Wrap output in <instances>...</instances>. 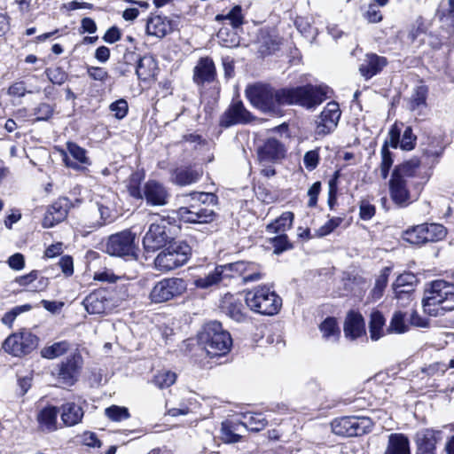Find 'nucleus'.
<instances>
[{
  "mask_svg": "<svg viewBox=\"0 0 454 454\" xmlns=\"http://www.w3.org/2000/svg\"><path fill=\"white\" fill-rule=\"evenodd\" d=\"M45 74L48 79L53 83L57 85L63 84L67 79V74L63 70V68L58 67L54 68H47L45 70Z\"/></svg>",
  "mask_w": 454,
  "mask_h": 454,
  "instance_id": "obj_53",
  "label": "nucleus"
},
{
  "mask_svg": "<svg viewBox=\"0 0 454 454\" xmlns=\"http://www.w3.org/2000/svg\"><path fill=\"white\" fill-rule=\"evenodd\" d=\"M70 349L71 343L67 340H61L43 348L40 354L42 357L51 360L67 354Z\"/></svg>",
  "mask_w": 454,
  "mask_h": 454,
  "instance_id": "obj_36",
  "label": "nucleus"
},
{
  "mask_svg": "<svg viewBox=\"0 0 454 454\" xmlns=\"http://www.w3.org/2000/svg\"><path fill=\"white\" fill-rule=\"evenodd\" d=\"M244 269L241 272V281L243 284H248L260 281L263 278L262 267L252 262H244Z\"/></svg>",
  "mask_w": 454,
  "mask_h": 454,
  "instance_id": "obj_37",
  "label": "nucleus"
},
{
  "mask_svg": "<svg viewBox=\"0 0 454 454\" xmlns=\"http://www.w3.org/2000/svg\"><path fill=\"white\" fill-rule=\"evenodd\" d=\"M59 265L65 275L71 276L74 273V262L71 256L65 255L61 257Z\"/></svg>",
  "mask_w": 454,
  "mask_h": 454,
  "instance_id": "obj_63",
  "label": "nucleus"
},
{
  "mask_svg": "<svg viewBox=\"0 0 454 454\" xmlns=\"http://www.w3.org/2000/svg\"><path fill=\"white\" fill-rule=\"evenodd\" d=\"M221 281H223V278L216 266L205 276L196 278L193 284L197 288L207 289L219 284Z\"/></svg>",
  "mask_w": 454,
  "mask_h": 454,
  "instance_id": "obj_40",
  "label": "nucleus"
},
{
  "mask_svg": "<svg viewBox=\"0 0 454 454\" xmlns=\"http://www.w3.org/2000/svg\"><path fill=\"white\" fill-rule=\"evenodd\" d=\"M408 325L405 324V315L396 311L392 317L387 331L395 333H403L408 331Z\"/></svg>",
  "mask_w": 454,
  "mask_h": 454,
  "instance_id": "obj_46",
  "label": "nucleus"
},
{
  "mask_svg": "<svg viewBox=\"0 0 454 454\" xmlns=\"http://www.w3.org/2000/svg\"><path fill=\"white\" fill-rule=\"evenodd\" d=\"M389 273H390V268L386 267L381 270L380 275L376 279L375 286L370 294V295L373 301H377L382 297L383 292L387 284Z\"/></svg>",
  "mask_w": 454,
  "mask_h": 454,
  "instance_id": "obj_43",
  "label": "nucleus"
},
{
  "mask_svg": "<svg viewBox=\"0 0 454 454\" xmlns=\"http://www.w3.org/2000/svg\"><path fill=\"white\" fill-rule=\"evenodd\" d=\"M416 281V277L411 273H405L398 276L393 284V290L396 298H400L403 294H410L412 289V284Z\"/></svg>",
  "mask_w": 454,
  "mask_h": 454,
  "instance_id": "obj_38",
  "label": "nucleus"
},
{
  "mask_svg": "<svg viewBox=\"0 0 454 454\" xmlns=\"http://www.w3.org/2000/svg\"><path fill=\"white\" fill-rule=\"evenodd\" d=\"M85 309L90 314L100 315L110 309L111 301L106 297V291L97 290L90 293L83 300Z\"/></svg>",
  "mask_w": 454,
  "mask_h": 454,
  "instance_id": "obj_21",
  "label": "nucleus"
},
{
  "mask_svg": "<svg viewBox=\"0 0 454 454\" xmlns=\"http://www.w3.org/2000/svg\"><path fill=\"white\" fill-rule=\"evenodd\" d=\"M71 205V201L66 197L58 199L48 207L43 220V226L51 228L63 222L67 216Z\"/></svg>",
  "mask_w": 454,
  "mask_h": 454,
  "instance_id": "obj_16",
  "label": "nucleus"
},
{
  "mask_svg": "<svg viewBox=\"0 0 454 454\" xmlns=\"http://www.w3.org/2000/svg\"><path fill=\"white\" fill-rule=\"evenodd\" d=\"M109 109L112 113H114V116L116 119L121 120L128 114L129 105L125 99L120 98V99L113 102L109 106Z\"/></svg>",
  "mask_w": 454,
  "mask_h": 454,
  "instance_id": "obj_52",
  "label": "nucleus"
},
{
  "mask_svg": "<svg viewBox=\"0 0 454 454\" xmlns=\"http://www.w3.org/2000/svg\"><path fill=\"white\" fill-rule=\"evenodd\" d=\"M87 74L92 80L99 82H105L109 77L107 71L99 67H88Z\"/></svg>",
  "mask_w": 454,
  "mask_h": 454,
  "instance_id": "obj_60",
  "label": "nucleus"
},
{
  "mask_svg": "<svg viewBox=\"0 0 454 454\" xmlns=\"http://www.w3.org/2000/svg\"><path fill=\"white\" fill-rule=\"evenodd\" d=\"M393 164V158L390 151L388 150L387 144L386 143L381 148V163L380 174L383 179L388 176L389 169Z\"/></svg>",
  "mask_w": 454,
  "mask_h": 454,
  "instance_id": "obj_48",
  "label": "nucleus"
},
{
  "mask_svg": "<svg viewBox=\"0 0 454 454\" xmlns=\"http://www.w3.org/2000/svg\"><path fill=\"white\" fill-rule=\"evenodd\" d=\"M53 107L47 103H41L34 109V114L37 121H47L53 114Z\"/></svg>",
  "mask_w": 454,
  "mask_h": 454,
  "instance_id": "obj_56",
  "label": "nucleus"
},
{
  "mask_svg": "<svg viewBox=\"0 0 454 454\" xmlns=\"http://www.w3.org/2000/svg\"><path fill=\"white\" fill-rule=\"evenodd\" d=\"M319 162V153L317 150H311L305 153L303 158V163L305 168L311 171L315 169Z\"/></svg>",
  "mask_w": 454,
  "mask_h": 454,
  "instance_id": "obj_59",
  "label": "nucleus"
},
{
  "mask_svg": "<svg viewBox=\"0 0 454 454\" xmlns=\"http://www.w3.org/2000/svg\"><path fill=\"white\" fill-rule=\"evenodd\" d=\"M215 77V67L209 58H201L194 68L193 81L197 84L211 82Z\"/></svg>",
  "mask_w": 454,
  "mask_h": 454,
  "instance_id": "obj_28",
  "label": "nucleus"
},
{
  "mask_svg": "<svg viewBox=\"0 0 454 454\" xmlns=\"http://www.w3.org/2000/svg\"><path fill=\"white\" fill-rule=\"evenodd\" d=\"M243 426L247 427L251 431L258 432L263 429L267 425V420L262 414H253L247 418Z\"/></svg>",
  "mask_w": 454,
  "mask_h": 454,
  "instance_id": "obj_50",
  "label": "nucleus"
},
{
  "mask_svg": "<svg viewBox=\"0 0 454 454\" xmlns=\"http://www.w3.org/2000/svg\"><path fill=\"white\" fill-rule=\"evenodd\" d=\"M60 419L64 426L74 427L82 422L84 416L82 407L74 402H67L63 403L59 408Z\"/></svg>",
  "mask_w": 454,
  "mask_h": 454,
  "instance_id": "obj_26",
  "label": "nucleus"
},
{
  "mask_svg": "<svg viewBox=\"0 0 454 454\" xmlns=\"http://www.w3.org/2000/svg\"><path fill=\"white\" fill-rule=\"evenodd\" d=\"M245 301L252 311L265 316L276 315L282 306V299L264 285L247 292Z\"/></svg>",
  "mask_w": 454,
  "mask_h": 454,
  "instance_id": "obj_5",
  "label": "nucleus"
},
{
  "mask_svg": "<svg viewBox=\"0 0 454 454\" xmlns=\"http://www.w3.org/2000/svg\"><path fill=\"white\" fill-rule=\"evenodd\" d=\"M200 339L210 357L226 355L232 346L231 334L217 321L209 322L204 326Z\"/></svg>",
  "mask_w": 454,
  "mask_h": 454,
  "instance_id": "obj_6",
  "label": "nucleus"
},
{
  "mask_svg": "<svg viewBox=\"0 0 454 454\" xmlns=\"http://www.w3.org/2000/svg\"><path fill=\"white\" fill-rule=\"evenodd\" d=\"M423 227L426 243L440 241L447 234L446 228L439 223H423Z\"/></svg>",
  "mask_w": 454,
  "mask_h": 454,
  "instance_id": "obj_39",
  "label": "nucleus"
},
{
  "mask_svg": "<svg viewBox=\"0 0 454 454\" xmlns=\"http://www.w3.org/2000/svg\"><path fill=\"white\" fill-rule=\"evenodd\" d=\"M388 136L389 144L394 148H397L398 145L405 151H410L414 148L416 137L413 135L411 127L405 128L401 139V129L398 128L397 124H394L388 132Z\"/></svg>",
  "mask_w": 454,
  "mask_h": 454,
  "instance_id": "obj_23",
  "label": "nucleus"
},
{
  "mask_svg": "<svg viewBox=\"0 0 454 454\" xmlns=\"http://www.w3.org/2000/svg\"><path fill=\"white\" fill-rule=\"evenodd\" d=\"M59 408L48 405L41 409L36 415L37 431L43 434H51L59 429Z\"/></svg>",
  "mask_w": 454,
  "mask_h": 454,
  "instance_id": "obj_20",
  "label": "nucleus"
},
{
  "mask_svg": "<svg viewBox=\"0 0 454 454\" xmlns=\"http://www.w3.org/2000/svg\"><path fill=\"white\" fill-rule=\"evenodd\" d=\"M106 416L114 422L126 420L130 417L128 408L112 405L105 410Z\"/></svg>",
  "mask_w": 454,
  "mask_h": 454,
  "instance_id": "obj_47",
  "label": "nucleus"
},
{
  "mask_svg": "<svg viewBox=\"0 0 454 454\" xmlns=\"http://www.w3.org/2000/svg\"><path fill=\"white\" fill-rule=\"evenodd\" d=\"M136 234L129 230L111 235L106 245V251L110 255L135 260L137 257L135 244Z\"/></svg>",
  "mask_w": 454,
  "mask_h": 454,
  "instance_id": "obj_8",
  "label": "nucleus"
},
{
  "mask_svg": "<svg viewBox=\"0 0 454 454\" xmlns=\"http://www.w3.org/2000/svg\"><path fill=\"white\" fill-rule=\"evenodd\" d=\"M82 364V355L75 351L58 364L56 375L63 384L73 386L79 378Z\"/></svg>",
  "mask_w": 454,
  "mask_h": 454,
  "instance_id": "obj_11",
  "label": "nucleus"
},
{
  "mask_svg": "<svg viewBox=\"0 0 454 454\" xmlns=\"http://www.w3.org/2000/svg\"><path fill=\"white\" fill-rule=\"evenodd\" d=\"M331 89L326 85L307 84L276 89L270 84L255 83L246 90L250 103L265 114H279L284 106H300L312 109L330 98Z\"/></svg>",
  "mask_w": 454,
  "mask_h": 454,
  "instance_id": "obj_1",
  "label": "nucleus"
},
{
  "mask_svg": "<svg viewBox=\"0 0 454 454\" xmlns=\"http://www.w3.org/2000/svg\"><path fill=\"white\" fill-rule=\"evenodd\" d=\"M420 161L418 158L395 166L389 181V192L392 200L400 207H405L411 203V194L407 186V180L415 176Z\"/></svg>",
  "mask_w": 454,
  "mask_h": 454,
  "instance_id": "obj_3",
  "label": "nucleus"
},
{
  "mask_svg": "<svg viewBox=\"0 0 454 454\" xmlns=\"http://www.w3.org/2000/svg\"><path fill=\"white\" fill-rule=\"evenodd\" d=\"M98 210L100 214V222H98V226L104 225L106 222L112 220L113 207L105 204L103 201L97 202Z\"/></svg>",
  "mask_w": 454,
  "mask_h": 454,
  "instance_id": "obj_58",
  "label": "nucleus"
},
{
  "mask_svg": "<svg viewBox=\"0 0 454 454\" xmlns=\"http://www.w3.org/2000/svg\"><path fill=\"white\" fill-rule=\"evenodd\" d=\"M345 336L356 340L365 333L364 320L361 314L350 311L344 323Z\"/></svg>",
  "mask_w": 454,
  "mask_h": 454,
  "instance_id": "obj_29",
  "label": "nucleus"
},
{
  "mask_svg": "<svg viewBox=\"0 0 454 454\" xmlns=\"http://www.w3.org/2000/svg\"><path fill=\"white\" fill-rule=\"evenodd\" d=\"M423 224L408 229L403 234V239L413 245L420 246L426 244Z\"/></svg>",
  "mask_w": 454,
  "mask_h": 454,
  "instance_id": "obj_44",
  "label": "nucleus"
},
{
  "mask_svg": "<svg viewBox=\"0 0 454 454\" xmlns=\"http://www.w3.org/2000/svg\"><path fill=\"white\" fill-rule=\"evenodd\" d=\"M364 18L371 23H377L382 20V14L375 4H370L364 14Z\"/></svg>",
  "mask_w": 454,
  "mask_h": 454,
  "instance_id": "obj_61",
  "label": "nucleus"
},
{
  "mask_svg": "<svg viewBox=\"0 0 454 454\" xmlns=\"http://www.w3.org/2000/svg\"><path fill=\"white\" fill-rule=\"evenodd\" d=\"M221 309L224 314L236 322H243L247 317L242 301L232 294H228L223 296Z\"/></svg>",
  "mask_w": 454,
  "mask_h": 454,
  "instance_id": "obj_24",
  "label": "nucleus"
},
{
  "mask_svg": "<svg viewBox=\"0 0 454 454\" xmlns=\"http://www.w3.org/2000/svg\"><path fill=\"white\" fill-rule=\"evenodd\" d=\"M37 345V336L30 331L22 330L7 337L3 343V348L14 356H22L31 353Z\"/></svg>",
  "mask_w": 454,
  "mask_h": 454,
  "instance_id": "obj_10",
  "label": "nucleus"
},
{
  "mask_svg": "<svg viewBox=\"0 0 454 454\" xmlns=\"http://www.w3.org/2000/svg\"><path fill=\"white\" fill-rule=\"evenodd\" d=\"M192 255V247L185 241L170 244L155 258V268L160 271H169L185 264Z\"/></svg>",
  "mask_w": 454,
  "mask_h": 454,
  "instance_id": "obj_7",
  "label": "nucleus"
},
{
  "mask_svg": "<svg viewBox=\"0 0 454 454\" xmlns=\"http://www.w3.org/2000/svg\"><path fill=\"white\" fill-rule=\"evenodd\" d=\"M270 243L274 248V254H279L284 251L292 248V244L288 240L286 234H280L270 239Z\"/></svg>",
  "mask_w": 454,
  "mask_h": 454,
  "instance_id": "obj_51",
  "label": "nucleus"
},
{
  "mask_svg": "<svg viewBox=\"0 0 454 454\" xmlns=\"http://www.w3.org/2000/svg\"><path fill=\"white\" fill-rule=\"evenodd\" d=\"M187 289L186 282L179 278H167L157 282L152 288L149 299L161 303L181 296Z\"/></svg>",
  "mask_w": 454,
  "mask_h": 454,
  "instance_id": "obj_9",
  "label": "nucleus"
},
{
  "mask_svg": "<svg viewBox=\"0 0 454 454\" xmlns=\"http://www.w3.org/2000/svg\"><path fill=\"white\" fill-rule=\"evenodd\" d=\"M244 261H239L232 263L219 265L218 270L221 273L223 280L226 278H240L242 270L244 269Z\"/></svg>",
  "mask_w": 454,
  "mask_h": 454,
  "instance_id": "obj_42",
  "label": "nucleus"
},
{
  "mask_svg": "<svg viewBox=\"0 0 454 454\" xmlns=\"http://www.w3.org/2000/svg\"><path fill=\"white\" fill-rule=\"evenodd\" d=\"M424 311L430 316L437 317L454 309V288L445 281L437 280L432 283L430 290L423 298Z\"/></svg>",
  "mask_w": 454,
  "mask_h": 454,
  "instance_id": "obj_4",
  "label": "nucleus"
},
{
  "mask_svg": "<svg viewBox=\"0 0 454 454\" xmlns=\"http://www.w3.org/2000/svg\"><path fill=\"white\" fill-rule=\"evenodd\" d=\"M340 115L341 112L337 102L327 103L316 121V134L326 136L332 133L336 129Z\"/></svg>",
  "mask_w": 454,
  "mask_h": 454,
  "instance_id": "obj_13",
  "label": "nucleus"
},
{
  "mask_svg": "<svg viewBox=\"0 0 454 454\" xmlns=\"http://www.w3.org/2000/svg\"><path fill=\"white\" fill-rule=\"evenodd\" d=\"M294 215L290 211H286L279 217L266 225V231L269 233H281L290 230L293 226Z\"/></svg>",
  "mask_w": 454,
  "mask_h": 454,
  "instance_id": "obj_32",
  "label": "nucleus"
},
{
  "mask_svg": "<svg viewBox=\"0 0 454 454\" xmlns=\"http://www.w3.org/2000/svg\"><path fill=\"white\" fill-rule=\"evenodd\" d=\"M176 380V374L171 371L162 370L158 372L153 380V382L159 388H167L172 386Z\"/></svg>",
  "mask_w": 454,
  "mask_h": 454,
  "instance_id": "obj_45",
  "label": "nucleus"
},
{
  "mask_svg": "<svg viewBox=\"0 0 454 454\" xmlns=\"http://www.w3.org/2000/svg\"><path fill=\"white\" fill-rule=\"evenodd\" d=\"M442 440V432L424 429L416 434V454H436V444Z\"/></svg>",
  "mask_w": 454,
  "mask_h": 454,
  "instance_id": "obj_18",
  "label": "nucleus"
},
{
  "mask_svg": "<svg viewBox=\"0 0 454 454\" xmlns=\"http://www.w3.org/2000/svg\"><path fill=\"white\" fill-rule=\"evenodd\" d=\"M427 86L423 84L417 86L410 98V109L421 114V112L427 107Z\"/></svg>",
  "mask_w": 454,
  "mask_h": 454,
  "instance_id": "obj_34",
  "label": "nucleus"
},
{
  "mask_svg": "<svg viewBox=\"0 0 454 454\" xmlns=\"http://www.w3.org/2000/svg\"><path fill=\"white\" fill-rule=\"evenodd\" d=\"M8 264L10 268L15 270H20L25 266V259L23 254L20 253H16L13 255L10 256L8 259Z\"/></svg>",
  "mask_w": 454,
  "mask_h": 454,
  "instance_id": "obj_64",
  "label": "nucleus"
},
{
  "mask_svg": "<svg viewBox=\"0 0 454 454\" xmlns=\"http://www.w3.org/2000/svg\"><path fill=\"white\" fill-rule=\"evenodd\" d=\"M224 17L230 20V24L233 28H238L244 23V16L240 5H235Z\"/></svg>",
  "mask_w": 454,
  "mask_h": 454,
  "instance_id": "obj_54",
  "label": "nucleus"
},
{
  "mask_svg": "<svg viewBox=\"0 0 454 454\" xmlns=\"http://www.w3.org/2000/svg\"><path fill=\"white\" fill-rule=\"evenodd\" d=\"M384 454H411L408 437L403 434H391Z\"/></svg>",
  "mask_w": 454,
  "mask_h": 454,
  "instance_id": "obj_31",
  "label": "nucleus"
},
{
  "mask_svg": "<svg viewBox=\"0 0 454 454\" xmlns=\"http://www.w3.org/2000/svg\"><path fill=\"white\" fill-rule=\"evenodd\" d=\"M67 149L73 159L77 160V162L74 161L69 158L67 153H63V161L67 167L74 170H83L85 168L81 166V164H90V159L87 157V152L84 148L79 146L75 143L68 142L67 144Z\"/></svg>",
  "mask_w": 454,
  "mask_h": 454,
  "instance_id": "obj_22",
  "label": "nucleus"
},
{
  "mask_svg": "<svg viewBox=\"0 0 454 454\" xmlns=\"http://www.w3.org/2000/svg\"><path fill=\"white\" fill-rule=\"evenodd\" d=\"M141 176L137 173L132 174L127 185L129 194L134 198L142 199L143 188H140Z\"/></svg>",
  "mask_w": 454,
  "mask_h": 454,
  "instance_id": "obj_49",
  "label": "nucleus"
},
{
  "mask_svg": "<svg viewBox=\"0 0 454 454\" xmlns=\"http://www.w3.org/2000/svg\"><path fill=\"white\" fill-rule=\"evenodd\" d=\"M375 215V207L367 201H362L360 204V218L367 221Z\"/></svg>",
  "mask_w": 454,
  "mask_h": 454,
  "instance_id": "obj_62",
  "label": "nucleus"
},
{
  "mask_svg": "<svg viewBox=\"0 0 454 454\" xmlns=\"http://www.w3.org/2000/svg\"><path fill=\"white\" fill-rule=\"evenodd\" d=\"M367 419L358 417H343L332 423L333 432L340 436L352 437L366 433Z\"/></svg>",
  "mask_w": 454,
  "mask_h": 454,
  "instance_id": "obj_14",
  "label": "nucleus"
},
{
  "mask_svg": "<svg viewBox=\"0 0 454 454\" xmlns=\"http://www.w3.org/2000/svg\"><path fill=\"white\" fill-rule=\"evenodd\" d=\"M182 198L186 205L176 211L182 221L189 223H207L214 221L215 207L218 200L215 193L193 192L183 194Z\"/></svg>",
  "mask_w": 454,
  "mask_h": 454,
  "instance_id": "obj_2",
  "label": "nucleus"
},
{
  "mask_svg": "<svg viewBox=\"0 0 454 454\" xmlns=\"http://www.w3.org/2000/svg\"><path fill=\"white\" fill-rule=\"evenodd\" d=\"M174 29V22L167 17L156 15L148 19L146 33L158 38H162Z\"/></svg>",
  "mask_w": 454,
  "mask_h": 454,
  "instance_id": "obj_27",
  "label": "nucleus"
},
{
  "mask_svg": "<svg viewBox=\"0 0 454 454\" xmlns=\"http://www.w3.org/2000/svg\"><path fill=\"white\" fill-rule=\"evenodd\" d=\"M322 337L325 341L337 342L340 336V330L338 326L336 318L333 317H326L319 325Z\"/></svg>",
  "mask_w": 454,
  "mask_h": 454,
  "instance_id": "obj_33",
  "label": "nucleus"
},
{
  "mask_svg": "<svg viewBox=\"0 0 454 454\" xmlns=\"http://www.w3.org/2000/svg\"><path fill=\"white\" fill-rule=\"evenodd\" d=\"M343 218L333 217L317 230V235L320 237L326 236L333 232L342 223Z\"/></svg>",
  "mask_w": 454,
  "mask_h": 454,
  "instance_id": "obj_57",
  "label": "nucleus"
},
{
  "mask_svg": "<svg viewBox=\"0 0 454 454\" xmlns=\"http://www.w3.org/2000/svg\"><path fill=\"white\" fill-rule=\"evenodd\" d=\"M170 236L164 220L161 223H152L149 230L143 238V246L147 252H154L163 247L170 240Z\"/></svg>",
  "mask_w": 454,
  "mask_h": 454,
  "instance_id": "obj_15",
  "label": "nucleus"
},
{
  "mask_svg": "<svg viewBox=\"0 0 454 454\" xmlns=\"http://www.w3.org/2000/svg\"><path fill=\"white\" fill-rule=\"evenodd\" d=\"M201 174L192 168H177L173 173V182L180 186L190 185L200 180Z\"/></svg>",
  "mask_w": 454,
  "mask_h": 454,
  "instance_id": "obj_35",
  "label": "nucleus"
},
{
  "mask_svg": "<svg viewBox=\"0 0 454 454\" xmlns=\"http://www.w3.org/2000/svg\"><path fill=\"white\" fill-rule=\"evenodd\" d=\"M251 118L250 112L246 109L241 101H233L221 116L220 125L229 128L236 124L247 123Z\"/></svg>",
  "mask_w": 454,
  "mask_h": 454,
  "instance_id": "obj_17",
  "label": "nucleus"
},
{
  "mask_svg": "<svg viewBox=\"0 0 454 454\" xmlns=\"http://www.w3.org/2000/svg\"><path fill=\"white\" fill-rule=\"evenodd\" d=\"M387 65V59L385 57L369 53L365 55L359 71L362 76L368 80L378 74Z\"/></svg>",
  "mask_w": 454,
  "mask_h": 454,
  "instance_id": "obj_25",
  "label": "nucleus"
},
{
  "mask_svg": "<svg viewBox=\"0 0 454 454\" xmlns=\"http://www.w3.org/2000/svg\"><path fill=\"white\" fill-rule=\"evenodd\" d=\"M384 325H385V318H384L383 315L378 310L372 312L370 324H369V330H370L371 339L372 340H378L381 336H383Z\"/></svg>",
  "mask_w": 454,
  "mask_h": 454,
  "instance_id": "obj_41",
  "label": "nucleus"
},
{
  "mask_svg": "<svg viewBox=\"0 0 454 454\" xmlns=\"http://www.w3.org/2000/svg\"><path fill=\"white\" fill-rule=\"evenodd\" d=\"M15 282L20 286L27 287L31 292L43 291L48 286V278L40 276L37 270H32L27 275L16 278Z\"/></svg>",
  "mask_w": 454,
  "mask_h": 454,
  "instance_id": "obj_30",
  "label": "nucleus"
},
{
  "mask_svg": "<svg viewBox=\"0 0 454 454\" xmlns=\"http://www.w3.org/2000/svg\"><path fill=\"white\" fill-rule=\"evenodd\" d=\"M221 432L222 438L224 442L234 443L239 442L241 439V435L234 433V431L232 430V427L229 422L222 423Z\"/></svg>",
  "mask_w": 454,
  "mask_h": 454,
  "instance_id": "obj_55",
  "label": "nucleus"
},
{
  "mask_svg": "<svg viewBox=\"0 0 454 454\" xmlns=\"http://www.w3.org/2000/svg\"><path fill=\"white\" fill-rule=\"evenodd\" d=\"M257 154L262 166L274 163L284 157V145L278 140L270 138L258 147Z\"/></svg>",
  "mask_w": 454,
  "mask_h": 454,
  "instance_id": "obj_19",
  "label": "nucleus"
},
{
  "mask_svg": "<svg viewBox=\"0 0 454 454\" xmlns=\"http://www.w3.org/2000/svg\"><path fill=\"white\" fill-rule=\"evenodd\" d=\"M171 198L170 190L162 183L148 180L143 186L142 199L150 207H164Z\"/></svg>",
  "mask_w": 454,
  "mask_h": 454,
  "instance_id": "obj_12",
  "label": "nucleus"
}]
</instances>
